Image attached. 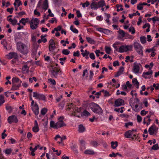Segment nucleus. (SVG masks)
Returning <instances> with one entry per match:
<instances>
[{
    "mask_svg": "<svg viewBox=\"0 0 159 159\" xmlns=\"http://www.w3.org/2000/svg\"><path fill=\"white\" fill-rule=\"evenodd\" d=\"M90 108L94 113L96 114H102L103 113V110L101 107L95 103L93 102L91 104Z\"/></svg>",
    "mask_w": 159,
    "mask_h": 159,
    "instance_id": "2",
    "label": "nucleus"
},
{
    "mask_svg": "<svg viewBox=\"0 0 159 159\" xmlns=\"http://www.w3.org/2000/svg\"><path fill=\"white\" fill-rule=\"evenodd\" d=\"M141 42L142 44H145L146 42V38L145 36H141L140 38Z\"/></svg>",
    "mask_w": 159,
    "mask_h": 159,
    "instance_id": "35",
    "label": "nucleus"
},
{
    "mask_svg": "<svg viewBox=\"0 0 159 159\" xmlns=\"http://www.w3.org/2000/svg\"><path fill=\"white\" fill-rule=\"evenodd\" d=\"M148 111H145L144 110L141 111L140 114L142 116H145L148 113Z\"/></svg>",
    "mask_w": 159,
    "mask_h": 159,
    "instance_id": "59",
    "label": "nucleus"
},
{
    "mask_svg": "<svg viewBox=\"0 0 159 159\" xmlns=\"http://www.w3.org/2000/svg\"><path fill=\"white\" fill-rule=\"evenodd\" d=\"M48 7V5L47 0H45L44 2L43 6V8L45 10H46Z\"/></svg>",
    "mask_w": 159,
    "mask_h": 159,
    "instance_id": "25",
    "label": "nucleus"
},
{
    "mask_svg": "<svg viewBox=\"0 0 159 159\" xmlns=\"http://www.w3.org/2000/svg\"><path fill=\"white\" fill-rule=\"evenodd\" d=\"M90 115V113L86 110H84L81 115L82 116H85L87 117Z\"/></svg>",
    "mask_w": 159,
    "mask_h": 159,
    "instance_id": "28",
    "label": "nucleus"
},
{
    "mask_svg": "<svg viewBox=\"0 0 159 159\" xmlns=\"http://www.w3.org/2000/svg\"><path fill=\"white\" fill-rule=\"evenodd\" d=\"M55 45V42L53 39H51L49 41V46H51Z\"/></svg>",
    "mask_w": 159,
    "mask_h": 159,
    "instance_id": "60",
    "label": "nucleus"
},
{
    "mask_svg": "<svg viewBox=\"0 0 159 159\" xmlns=\"http://www.w3.org/2000/svg\"><path fill=\"white\" fill-rule=\"evenodd\" d=\"M104 91V90H102L101 91H100V92H97L95 94V95H96V98H99V96L101 95V92H103Z\"/></svg>",
    "mask_w": 159,
    "mask_h": 159,
    "instance_id": "46",
    "label": "nucleus"
},
{
    "mask_svg": "<svg viewBox=\"0 0 159 159\" xmlns=\"http://www.w3.org/2000/svg\"><path fill=\"white\" fill-rule=\"evenodd\" d=\"M90 7L91 9H97L98 7L97 2H93L91 4Z\"/></svg>",
    "mask_w": 159,
    "mask_h": 159,
    "instance_id": "23",
    "label": "nucleus"
},
{
    "mask_svg": "<svg viewBox=\"0 0 159 159\" xmlns=\"http://www.w3.org/2000/svg\"><path fill=\"white\" fill-rule=\"evenodd\" d=\"M33 97L39 100H45L46 97L43 94H39L37 92H34Z\"/></svg>",
    "mask_w": 159,
    "mask_h": 159,
    "instance_id": "8",
    "label": "nucleus"
},
{
    "mask_svg": "<svg viewBox=\"0 0 159 159\" xmlns=\"http://www.w3.org/2000/svg\"><path fill=\"white\" fill-rule=\"evenodd\" d=\"M7 20L10 22L11 24L13 25H15L17 24V20L16 19H12L10 18V19H8Z\"/></svg>",
    "mask_w": 159,
    "mask_h": 159,
    "instance_id": "19",
    "label": "nucleus"
},
{
    "mask_svg": "<svg viewBox=\"0 0 159 159\" xmlns=\"http://www.w3.org/2000/svg\"><path fill=\"white\" fill-rule=\"evenodd\" d=\"M119 43V42H116L115 43H114L113 45V47L115 49V50L117 51H118V49L116 45L118 44Z\"/></svg>",
    "mask_w": 159,
    "mask_h": 159,
    "instance_id": "57",
    "label": "nucleus"
},
{
    "mask_svg": "<svg viewBox=\"0 0 159 159\" xmlns=\"http://www.w3.org/2000/svg\"><path fill=\"white\" fill-rule=\"evenodd\" d=\"M89 54V52L87 51L86 50H85L84 52H82L81 53V54L83 57H84L86 55H88Z\"/></svg>",
    "mask_w": 159,
    "mask_h": 159,
    "instance_id": "51",
    "label": "nucleus"
},
{
    "mask_svg": "<svg viewBox=\"0 0 159 159\" xmlns=\"http://www.w3.org/2000/svg\"><path fill=\"white\" fill-rule=\"evenodd\" d=\"M21 84H19L17 85H16L15 84H12V86L11 89V90H16L18 89L19 87L20 86Z\"/></svg>",
    "mask_w": 159,
    "mask_h": 159,
    "instance_id": "24",
    "label": "nucleus"
},
{
    "mask_svg": "<svg viewBox=\"0 0 159 159\" xmlns=\"http://www.w3.org/2000/svg\"><path fill=\"white\" fill-rule=\"evenodd\" d=\"M159 148V147L158 146V145L157 143L156 144L153 145L152 148V150H156L158 149Z\"/></svg>",
    "mask_w": 159,
    "mask_h": 159,
    "instance_id": "41",
    "label": "nucleus"
},
{
    "mask_svg": "<svg viewBox=\"0 0 159 159\" xmlns=\"http://www.w3.org/2000/svg\"><path fill=\"white\" fill-rule=\"evenodd\" d=\"M139 66H141L140 63L138 64H136L135 63H134L133 70L135 73L138 74L139 73L140 69Z\"/></svg>",
    "mask_w": 159,
    "mask_h": 159,
    "instance_id": "15",
    "label": "nucleus"
},
{
    "mask_svg": "<svg viewBox=\"0 0 159 159\" xmlns=\"http://www.w3.org/2000/svg\"><path fill=\"white\" fill-rule=\"evenodd\" d=\"M19 81L20 84L22 81L18 78L13 77L12 79V84H15V83H19Z\"/></svg>",
    "mask_w": 159,
    "mask_h": 159,
    "instance_id": "26",
    "label": "nucleus"
},
{
    "mask_svg": "<svg viewBox=\"0 0 159 159\" xmlns=\"http://www.w3.org/2000/svg\"><path fill=\"white\" fill-rule=\"evenodd\" d=\"M132 106H132V108H133V110L134 111L136 112H138L139 111V110L138 108V107L139 106L138 105L136 104L134 106L133 105H132Z\"/></svg>",
    "mask_w": 159,
    "mask_h": 159,
    "instance_id": "42",
    "label": "nucleus"
},
{
    "mask_svg": "<svg viewBox=\"0 0 159 159\" xmlns=\"http://www.w3.org/2000/svg\"><path fill=\"white\" fill-rule=\"evenodd\" d=\"M123 6L121 5H119L117 4L116 5V7L117 8V11H123V8H122Z\"/></svg>",
    "mask_w": 159,
    "mask_h": 159,
    "instance_id": "34",
    "label": "nucleus"
},
{
    "mask_svg": "<svg viewBox=\"0 0 159 159\" xmlns=\"http://www.w3.org/2000/svg\"><path fill=\"white\" fill-rule=\"evenodd\" d=\"M39 22V20L37 18H33L30 21V28L33 30L36 29L38 26Z\"/></svg>",
    "mask_w": 159,
    "mask_h": 159,
    "instance_id": "5",
    "label": "nucleus"
},
{
    "mask_svg": "<svg viewBox=\"0 0 159 159\" xmlns=\"http://www.w3.org/2000/svg\"><path fill=\"white\" fill-rule=\"evenodd\" d=\"M70 52L69 50L67 49H64L62 51V53L63 54L65 55H68Z\"/></svg>",
    "mask_w": 159,
    "mask_h": 159,
    "instance_id": "39",
    "label": "nucleus"
},
{
    "mask_svg": "<svg viewBox=\"0 0 159 159\" xmlns=\"http://www.w3.org/2000/svg\"><path fill=\"white\" fill-rule=\"evenodd\" d=\"M6 109L9 112H11L12 110V108L11 106L7 105L6 107Z\"/></svg>",
    "mask_w": 159,
    "mask_h": 159,
    "instance_id": "44",
    "label": "nucleus"
},
{
    "mask_svg": "<svg viewBox=\"0 0 159 159\" xmlns=\"http://www.w3.org/2000/svg\"><path fill=\"white\" fill-rule=\"evenodd\" d=\"M20 22L22 23L24 25H25L27 22V21H25V18H22L20 21Z\"/></svg>",
    "mask_w": 159,
    "mask_h": 159,
    "instance_id": "48",
    "label": "nucleus"
},
{
    "mask_svg": "<svg viewBox=\"0 0 159 159\" xmlns=\"http://www.w3.org/2000/svg\"><path fill=\"white\" fill-rule=\"evenodd\" d=\"M129 31L131 32V34H134L135 32V30L133 26H131L129 29Z\"/></svg>",
    "mask_w": 159,
    "mask_h": 159,
    "instance_id": "37",
    "label": "nucleus"
},
{
    "mask_svg": "<svg viewBox=\"0 0 159 159\" xmlns=\"http://www.w3.org/2000/svg\"><path fill=\"white\" fill-rule=\"evenodd\" d=\"M105 2L104 0H101L98 2L97 4L98 8L103 7V6L105 5Z\"/></svg>",
    "mask_w": 159,
    "mask_h": 159,
    "instance_id": "22",
    "label": "nucleus"
},
{
    "mask_svg": "<svg viewBox=\"0 0 159 159\" xmlns=\"http://www.w3.org/2000/svg\"><path fill=\"white\" fill-rule=\"evenodd\" d=\"M93 71L90 70L89 71V79L90 80H91L92 79L93 76Z\"/></svg>",
    "mask_w": 159,
    "mask_h": 159,
    "instance_id": "58",
    "label": "nucleus"
},
{
    "mask_svg": "<svg viewBox=\"0 0 159 159\" xmlns=\"http://www.w3.org/2000/svg\"><path fill=\"white\" fill-rule=\"evenodd\" d=\"M66 125V124L64 122L58 121L56 123L54 121L51 120L50 122V126L51 127L55 129H57L59 128L62 127Z\"/></svg>",
    "mask_w": 159,
    "mask_h": 159,
    "instance_id": "3",
    "label": "nucleus"
},
{
    "mask_svg": "<svg viewBox=\"0 0 159 159\" xmlns=\"http://www.w3.org/2000/svg\"><path fill=\"white\" fill-rule=\"evenodd\" d=\"M152 20L154 24L155 23L156 21H159V17L157 16H154L152 18Z\"/></svg>",
    "mask_w": 159,
    "mask_h": 159,
    "instance_id": "47",
    "label": "nucleus"
},
{
    "mask_svg": "<svg viewBox=\"0 0 159 159\" xmlns=\"http://www.w3.org/2000/svg\"><path fill=\"white\" fill-rule=\"evenodd\" d=\"M137 121L139 122H140L142 120V117L139 115H137Z\"/></svg>",
    "mask_w": 159,
    "mask_h": 159,
    "instance_id": "64",
    "label": "nucleus"
},
{
    "mask_svg": "<svg viewBox=\"0 0 159 159\" xmlns=\"http://www.w3.org/2000/svg\"><path fill=\"white\" fill-rule=\"evenodd\" d=\"M133 125V123L132 122H129L127 123H126L125 124V126L126 128H128L129 126H132Z\"/></svg>",
    "mask_w": 159,
    "mask_h": 159,
    "instance_id": "55",
    "label": "nucleus"
},
{
    "mask_svg": "<svg viewBox=\"0 0 159 159\" xmlns=\"http://www.w3.org/2000/svg\"><path fill=\"white\" fill-rule=\"evenodd\" d=\"M133 135V133H132V131L128 130L125 132V137L127 138H131L132 139H134V138L132 137Z\"/></svg>",
    "mask_w": 159,
    "mask_h": 159,
    "instance_id": "17",
    "label": "nucleus"
},
{
    "mask_svg": "<svg viewBox=\"0 0 159 159\" xmlns=\"http://www.w3.org/2000/svg\"><path fill=\"white\" fill-rule=\"evenodd\" d=\"M70 29L74 33L77 34L78 33V30L75 28H74V26L73 25H71L70 26Z\"/></svg>",
    "mask_w": 159,
    "mask_h": 159,
    "instance_id": "32",
    "label": "nucleus"
},
{
    "mask_svg": "<svg viewBox=\"0 0 159 159\" xmlns=\"http://www.w3.org/2000/svg\"><path fill=\"white\" fill-rule=\"evenodd\" d=\"M4 102V97L2 95H0V106H1Z\"/></svg>",
    "mask_w": 159,
    "mask_h": 159,
    "instance_id": "38",
    "label": "nucleus"
},
{
    "mask_svg": "<svg viewBox=\"0 0 159 159\" xmlns=\"http://www.w3.org/2000/svg\"><path fill=\"white\" fill-rule=\"evenodd\" d=\"M89 57L92 60H94L95 59V56L93 53H91L89 54Z\"/></svg>",
    "mask_w": 159,
    "mask_h": 159,
    "instance_id": "62",
    "label": "nucleus"
},
{
    "mask_svg": "<svg viewBox=\"0 0 159 159\" xmlns=\"http://www.w3.org/2000/svg\"><path fill=\"white\" fill-rule=\"evenodd\" d=\"M46 36V35H42L41 36V39L43 43H45L47 42V39L46 38H44V37H45Z\"/></svg>",
    "mask_w": 159,
    "mask_h": 159,
    "instance_id": "53",
    "label": "nucleus"
},
{
    "mask_svg": "<svg viewBox=\"0 0 159 159\" xmlns=\"http://www.w3.org/2000/svg\"><path fill=\"white\" fill-rule=\"evenodd\" d=\"M52 75L56 78L57 77V74L59 73H61V70L60 67H55L53 69L50 70Z\"/></svg>",
    "mask_w": 159,
    "mask_h": 159,
    "instance_id": "6",
    "label": "nucleus"
},
{
    "mask_svg": "<svg viewBox=\"0 0 159 159\" xmlns=\"http://www.w3.org/2000/svg\"><path fill=\"white\" fill-rule=\"evenodd\" d=\"M89 2L88 1H86L84 3H81L80 4V5H82V7L84 8L85 7H88L89 5Z\"/></svg>",
    "mask_w": 159,
    "mask_h": 159,
    "instance_id": "40",
    "label": "nucleus"
},
{
    "mask_svg": "<svg viewBox=\"0 0 159 159\" xmlns=\"http://www.w3.org/2000/svg\"><path fill=\"white\" fill-rule=\"evenodd\" d=\"M86 39L87 42L91 44H94L95 43V41L93 39L91 38L90 37H86Z\"/></svg>",
    "mask_w": 159,
    "mask_h": 159,
    "instance_id": "30",
    "label": "nucleus"
},
{
    "mask_svg": "<svg viewBox=\"0 0 159 159\" xmlns=\"http://www.w3.org/2000/svg\"><path fill=\"white\" fill-rule=\"evenodd\" d=\"M31 108L34 114L37 116L39 113V107L37 104L35 103L34 106L32 107Z\"/></svg>",
    "mask_w": 159,
    "mask_h": 159,
    "instance_id": "14",
    "label": "nucleus"
},
{
    "mask_svg": "<svg viewBox=\"0 0 159 159\" xmlns=\"http://www.w3.org/2000/svg\"><path fill=\"white\" fill-rule=\"evenodd\" d=\"M124 101L123 99L118 98L115 101L114 106L116 107L123 105L124 104Z\"/></svg>",
    "mask_w": 159,
    "mask_h": 159,
    "instance_id": "10",
    "label": "nucleus"
},
{
    "mask_svg": "<svg viewBox=\"0 0 159 159\" xmlns=\"http://www.w3.org/2000/svg\"><path fill=\"white\" fill-rule=\"evenodd\" d=\"M105 51L108 54H110L111 49L110 47L106 46L105 48Z\"/></svg>",
    "mask_w": 159,
    "mask_h": 159,
    "instance_id": "36",
    "label": "nucleus"
},
{
    "mask_svg": "<svg viewBox=\"0 0 159 159\" xmlns=\"http://www.w3.org/2000/svg\"><path fill=\"white\" fill-rule=\"evenodd\" d=\"M11 148L6 149L5 151V153L6 154H9L11 153Z\"/></svg>",
    "mask_w": 159,
    "mask_h": 159,
    "instance_id": "56",
    "label": "nucleus"
},
{
    "mask_svg": "<svg viewBox=\"0 0 159 159\" xmlns=\"http://www.w3.org/2000/svg\"><path fill=\"white\" fill-rule=\"evenodd\" d=\"M8 59H11L14 58V59H17L18 57V55L16 53L10 52L8 55H6Z\"/></svg>",
    "mask_w": 159,
    "mask_h": 159,
    "instance_id": "12",
    "label": "nucleus"
},
{
    "mask_svg": "<svg viewBox=\"0 0 159 159\" xmlns=\"http://www.w3.org/2000/svg\"><path fill=\"white\" fill-rule=\"evenodd\" d=\"M84 153L86 154L93 155L94 154V152L92 150H87L85 151Z\"/></svg>",
    "mask_w": 159,
    "mask_h": 159,
    "instance_id": "33",
    "label": "nucleus"
},
{
    "mask_svg": "<svg viewBox=\"0 0 159 159\" xmlns=\"http://www.w3.org/2000/svg\"><path fill=\"white\" fill-rule=\"evenodd\" d=\"M91 144L93 146L96 147L98 146V143L96 141H93L91 142Z\"/></svg>",
    "mask_w": 159,
    "mask_h": 159,
    "instance_id": "50",
    "label": "nucleus"
},
{
    "mask_svg": "<svg viewBox=\"0 0 159 159\" xmlns=\"http://www.w3.org/2000/svg\"><path fill=\"white\" fill-rule=\"evenodd\" d=\"M132 82L134 85H136V88L137 89L139 88V83L137 80V79L134 78L132 80Z\"/></svg>",
    "mask_w": 159,
    "mask_h": 159,
    "instance_id": "27",
    "label": "nucleus"
},
{
    "mask_svg": "<svg viewBox=\"0 0 159 159\" xmlns=\"http://www.w3.org/2000/svg\"><path fill=\"white\" fill-rule=\"evenodd\" d=\"M1 43L5 49L9 50L11 49V46L10 43L7 42L6 40H3L1 41Z\"/></svg>",
    "mask_w": 159,
    "mask_h": 159,
    "instance_id": "9",
    "label": "nucleus"
},
{
    "mask_svg": "<svg viewBox=\"0 0 159 159\" xmlns=\"http://www.w3.org/2000/svg\"><path fill=\"white\" fill-rule=\"evenodd\" d=\"M49 50L50 52H52L56 48V47L54 45L49 46Z\"/></svg>",
    "mask_w": 159,
    "mask_h": 159,
    "instance_id": "52",
    "label": "nucleus"
},
{
    "mask_svg": "<svg viewBox=\"0 0 159 159\" xmlns=\"http://www.w3.org/2000/svg\"><path fill=\"white\" fill-rule=\"evenodd\" d=\"M152 73V70H149L148 72H143V73L142 76L146 79H150L151 78Z\"/></svg>",
    "mask_w": 159,
    "mask_h": 159,
    "instance_id": "11",
    "label": "nucleus"
},
{
    "mask_svg": "<svg viewBox=\"0 0 159 159\" xmlns=\"http://www.w3.org/2000/svg\"><path fill=\"white\" fill-rule=\"evenodd\" d=\"M33 131L34 132H37L39 130L38 122L36 120L34 121V126L33 128Z\"/></svg>",
    "mask_w": 159,
    "mask_h": 159,
    "instance_id": "18",
    "label": "nucleus"
},
{
    "mask_svg": "<svg viewBox=\"0 0 159 159\" xmlns=\"http://www.w3.org/2000/svg\"><path fill=\"white\" fill-rule=\"evenodd\" d=\"M14 8L13 7L11 8H7V11L9 12L10 14H12L13 12Z\"/></svg>",
    "mask_w": 159,
    "mask_h": 159,
    "instance_id": "61",
    "label": "nucleus"
},
{
    "mask_svg": "<svg viewBox=\"0 0 159 159\" xmlns=\"http://www.w3.org/2000/svg\"><path fill=\"white\" fill-rule=\"evenodd\" d=\"M85 130V128L82 125H80L79 126L78 131L79 133H83Z\"/></svg>",
    "mask_w": 159,
    "mask_h": 159,
    "instance_id": "21",
    "label": "nucleus"
},
{
    "mask_svg": "<svg viewBox=\"0 0 159 159\" xmlns=\"http://www.w3.org/2000/svg\"><path fill=\"white\" fill-rule=\"evenodd\" d=\"M128 47V46H125L124 45H122L119 48L118 52L121 53L126 52L129 50Z\"/></svg>",
    "mask_w": 159,
    "mask_h": 159,
    "instance_id": "16",
    "label": "nucleus"
},
{
    "mask_svg": "<svg viewBox=\"0 0 159 159\" xmlns=\"http://www.w3.org/2000/svg\"><path fill=\"white\" fill-rule=\"evenodd\" d=\"M134 49L139 55L141 56H143V47L141 44L137 42H135L134 44Z\"/></svg>",
    "mask_w": 159,
    "mask_h": 159,
    "instance_id": "4",
    "label": "nucleus"
},
{
    "mask_svg": "<svg viewBox=\"0 0 159 159\" xmlns=\"http://www.w3.org/2000/svg\"><path fill=\"white\" fill-rule=\"evenodd\" d=\"M157 131L155 125H152L148 129V132L150 135H153L155 134H156Z\"/></svg>",
    "mask_w": 159,
    "mask_h": 159,
    "instance_id": "13",
    "label": "nucleus"
},
{
    "mask_svg": "<svg viewBox=\"0 0 159 159\" xmlns=\"http://www.w3.org/2000/svg\"><path fill=\"white\" fill-rule=\"evenodd\" d=\"M47 111H48V110L47 108H43L41 110V114L42 115H44L45 114H46V113L47 112Z\"/></svg>",
    "mask_w": 159,
    "mask_h": 159,
    "instance_id": "43",
    "label": "nucleus"
},
{
    "mask_svg": "<svg viewBox=\"0 0 159 159\" xmlns=\"http://www.w3.org/2000/svg\"><path fill=\"white\" fill-rule=\"evenodd\" d=\"M48 81H49L53 85H55L56 84V82L54 79L50 78L48 79Z\"/></svg>",
    "mask_w": 159,
    "mask_h": 159,
    "instance_id": "45",
    "label": "nucleus"
},
{
    "mask_svg": "<svg viewBox=\"0 0 159 159\" xmlns=\"http://www.w3.org/2000/svg\"><path fill=\"white\" fill-rule=\"evenodd\" d=\"M152 86L154 88H155V89L156 90H158L159 89V84L157 83L156 84L154 83L153 84Z\"/></svg>",
    "mask_w": 159,
    "mask_h": 159,
    "instance_id": "54",
    "label": "nucleus"
},
{
    "mask_svg": "<svg viewBox=\"0 0 159 159\" xmlns=\"http://www.w3.org/2000/svg\"><path fill=\"white\" fill-rule=\"evenodd\" d=\"M8 122L9 124H11L13 122L17 123L18 120L17 117L15 115L10 116L7 119Z\"/></svg>",
    "mask_w": 159,
    "mask_h": 159,
    "instance_id": "7",
    "label": "nucleus"
},
{
    "mask_svg": "<svg viewBox=\"0 0 159 159\" xmlns=\"http://www.w3.org/2000/svg\"><path fill=\"white\" fill-rule=\"evenodd\" d=\"M37 52V48H34L32 50V54L34 55H36Z\"/></svg>",
    "mask_w": 159,
    "mask_h": 159,
    "instance_id": "63",
    "label": "nucleus"
},
{
    "mask_svg": "<svg viewBox=\"0 0 159 159\" xmlns=\"http://www.w3.org/2000/svg\"><path fill=\"white\" fill-rule=\"evenodd\" d=\"M137 8L138 10H140L143 9V7L141 5V3H140L137 5Z\"/></svg>",
    "mask_w": 159,
    "mask_h": 159,
    "instance_id": "49",
    "label": "nucleus"
},
{
    "mask_svg": "<svg viewBox=\"0 0 159 159\" xmlns=\"http://www.w3.org/2000/svg\"><path fill=\"white\" fill-rule=\"evenodd\" d=\"M118 32L119 34L121 35L120 37V38H123L125 36L126 34H127L125 33V32L122 30H120L118 31Z\"/></svg>",
    "mask_w": 159,
    "mask_h": 159,
    "instance_id": "29",
    "label": "nucleus"
},
{
    "mask_svg": "<svg viewBox=\"0 0 159 159\" xmlns=\"http://www.w3.org/2000/svg\"><path fill=\"white\" fill-rule=\"evenodd\" d=\"M29 67H28L27 65H24L22 68V70L23 73H25V72L27 73H28L29 72Z\"/></svg>",
    "mask_w": 159,
    "mask_h": 159,
    "instance_id": "20",
    "label": "nucleus"
},
{
    "mask_svg": "<svg viewBox=\"0 0 159 159\" xmlns=\"http://www.w3.org/2000/svg\"><path fill=\"white\" fill-rule=\"evenodd\" d=\"M17 50L22 54L24 55L27 54L29 51L27 47L24 43L20 42H18L17 43Z\"/></svg>",
    "mask_w": 159,
    "mask_h": 159,
    "instance_id": "1",
    "label": "nucleus"
},
{
    "mask_svg": "<svg viewBox=\"0 0 159 159\" xmlns=\"http://www.w3.org/2000/svg\"><path fill=\"white\" fill-rule=\"evenodd\" d=\"M111 147L113 149H115L118 146V142L116 141L115 142L112 141L111 143Z\"/></svg>",
    "mask_w": 159,
    "mask_h": 159,
    "instance_id": "31",
    "label": "nucleus"
}]
</instances>
